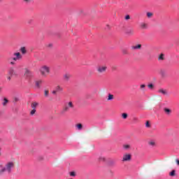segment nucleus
<instances>
[{
	"label": "nucleus",
	"instance_id": "9",
	"mask_svg": "<svg viewBox=\"0 0 179 179\" xmlns=\"http://www.w3.org/2000/svg\"><path fill=\"white\" fill-rule=\"evenodd\" d=\"M71 78H72V76L69 73H66L63 76L64 82H69V79H71Z\"/></svg>",
	"mask_w": 179,
	"mask_h": 179
},
{
	"label": "nucleus",
	"instance_id": "10",
	"mask_svg": "<svg viewBox=\"0 0 179 179\" xmlns=\"http://www.w3.org/2000/svg\"><path fill=\"white\" fill-rule=\"evenodd\" d=\"M141 48H142L141 44H137L131 46L132 51H135L136 50H141Z\"/></svg>",
	"mask_w": 179,
	"mask_h": 179
},
{
	"label": "nucleus",
	"instance_id": "39",
	"mask_svg": "<svg viewBox=\"0 0 179 179\" xmlns=\"http://www.w3.org/2000/svg\"><path fill=\"white\" fill-rule=\"evenodd\" d=\"M57 90H54L52 92V94H57Z\"/></svg>",
	"mask_w": 179,
	"mask_h": 179
},
{
	"label": "nucleus",
	"instance_id": "3",
	"mask_svg": "<svg viewBox=\"0 0 179 179\" xmlns=\"http://www.w3.org/2000/svg\"><path fill=\"white\" fill-rule=\"evenodd\" d=\"M50 66L46 65L42 66L39 69V72L41 73V75L43 76V78H46L48 75H50Z\"/></svg>",
	"mask_w": 179,
	"mask_h": 179
},
{
	"label": "nucleus",
	"instance_id": "2",
	"mask_svg": "<svg viewBox=\"0 0 179 179\" xmlns=\"http://www.w3.org/2000/svg\"><path fill=\"white\" fill-rule=\"evenodd\" d=\"M71 108H73V103L72 101L66 103L63 106L62 110L60 111L61 115H64L66 113H68Z\"/></svg>",
	"mask_w": 179,
	"mask_h": 179
},
{
	"label": "nucleus",
	"instance_id": "46",
	"mask_svg": "<svg viewBox=\"0 0 179 179\" xmlns=\"http://www.w3.org/2000/svg\"><path fill=\"white\" fill-rule=\"evenodd\" d=\"M0 92H1V87H0Z\"/></svg>",
	"mask_w": 179,
	"mask_h": 179
},
{
	"label": "nucleus",
	"instance_id": "26",
	"mask_svg": "<svg viewBox=\"0 0 179 179\" xmlns=\"http://www.w3.org/2000/svg\"><path fill=\"white\" fill-rule=\"evenodd\" d=\"M49 91L48 90H45L44 91V95H45V97H48V94H49Z\"/></svg>",
	"mask_w": 179,
	"mask_h": 179
},
{
	"label": "nucleus",
	"instance_id": "43",
	"mask_svg": "<svg viewBox=\"0 0 179 179\" xmlns=\"http://www.w3.org/2000/svg\"><path fill=\"white\" fill-rule=\"evenodd\" d=\"M129 33L130 34H134V31H130Z\"/></svg>",
	"mask_w": 179,
	"mask_h": 179
},
{
	"label": "nucleus",
	"instance_id": "34",
	"mask_svg": "<svg viewBox=\"0 0 179 179\" xmlns=\"http://www.w3.org/2000/svg\"><path fill=\"white\" fill-rule=\"evenodd\" d=\"M70 176H71V177H75V176H76V173H75L74 171H72L70 173Z\"/></svg>",
	"mask_w": 179,
	"mask_h": 179
},
{
	"label": "nucleus",
	"instance_id": "14",
	"mask_svg": "<svg viewBox=\"0 0 179 179\" xmlns=\"http://www.w3.org/2000/svg\"><path fill=\"white\" fill-rule=\"evenodd\" d=\"M20 52H22L23 55H24L25 54H27V50L26 49V47L20 48Z\"/></svg>",
	"mask_w": 179,
	"mask_h": 179
},
{
	"label": "nucleus",
	"instance_id": "45",
	"mask_svg": "<svg viewBox=\"0 0 179 179\" xmlns=\"http://www.w3.org/2000/svg\"><path fill=\"white\" fill-rule=\"evenodd\" d=\"M1 141H2V138L0 137V142H1Z\"/></svg>",
	"mask_w": 179,
	"mask_h": 179
},
{
	"label": "nucleus",
	"instance_id": "27",
	"mask_svg": "<svg viewBox=\"0 0 179 179\" xmlns=\"http://www.w3.org/2000/svg\"><path fill=\"white\" fill-rule=\"evenodd\" d=\"M76 127L78 129H82V128H83V126L82 125V124H78Z\"/></svg>",
	"mask_w": 179,
	"mask_h": 179
},
{
	"label": "nucleus",
	"instance_id": "37",
	"mask_svg": "<svg viewBox=\"0 0 179 179\" xmlns=\"http://www.w3.org/2000/svg\"><path fill=\"white\" fill-rule=\"evenodd\" d=\"M122 52L124 54H128V52L127 51V50H122Z\"/></svg>",
	"mask_w": 179,
	"mask_h": 179
},
{
	"label": "nucleus",
	"instance_id": "44",
	"mask_svg": "<svg viewBox=\"0 0 179 179\" xmlns=\"http://www.w3.org/2000/svg\"><path fill=\"white\" fill-rule=\"evenodd\" d=\"M134 121H138V119L136 118V117H134Z\"/></svg>",
	"mask_w": 179,
	"mask_h": 179
},
{
	"label": "nucleus",
	"instance_id": "42",
	"mask_svg": "<svg viewBox=\"0 0 179 179\" xmlns=\"http://www.w3.org/2000/svg\"><path fill=\"white\" fill-rule=\"evenodd\" d=\"M24 2H27V3H28V2H30V0H24Z\"/></svg>",
	"mask_w": 179,
	"mask_h": 179
},
{
	"label": "nucleus",
	"instance_id": "6",
	"mask_svg": "<svg viewBox=\"0 0 179 179\" xmlns=\"http://www.w3.org/2000/svg\"><path fill=\"white\" fill-rule=\"evenodd\" d=\"M98 73H104L107 71L106 66H98L96 68Z\"/></svg>",
	"mask_w": 179,
	"mask_h": 179
},
{
	"label": "nucleus",
	"instance_id": "24",
	"mask_svg": "<svg viewBox=\"0 0 179 179\" xmlns=\"http://www.w3.org/2000/svg\"><path fill=\"white\" fill-rule=\"evenodd\" d=\"M122 118H124V120H127V118H128V114L122 113Z\"/></svg>",
	"mask_w": 179,
	"mask_h": 179
},
{
	"label": "nucleus",
	"instance_id": "35",
	"mask_svg": "<svg viewBox=\"0 0 179 179\" xmlns=\"http://www.w3.org/2000/svg\"><path fill=\"white\" fill-rule=\"evenodd\" d=\"M148 86L149 89H153V87H154L153 84H149Z\"/></svg>",
	"mask_w": 179,
	"mask_h": 179
},
{
	"label": "nucleus",
	"instance_id": "8",
	"mask_svg": "<svg viewBox=\"0 0 179 179\" xmlns=\"http://www.w3.org/2000/svg\"><path fill=\"white\" fill-rule=\"evenodd\" d=\"M8 75L10 76H17V72L15 71V69L10 68L8 71Z\"/></svg>",
	"mask_w": 179,
	"mask_h": 179
},
{
	"label": "nucleus",
	"instance_id": "40",
	"mask_svg": "<svg viewBox=\"0 0 179 179\" xmlns=\"http://www.w3.org/2000/svg\"><path fill=\"white\" fill-rule=\"evenodd\" d=\"M176 162L178 164V166H179V160L178 159H176Z\"/></svg>",
	"mask_w": 179,
	"mask_h": 179
},
{
	"label": "nucleus",
	"instance_id": "30",
	"mask_svg": "<svg viewBox=\"0 0 179 179\" xmlns=\"http://www.w3.org/2000/svg\"><path fill=\"white\" fill-rule=\"evenodd\" d=\"M149 145H150V146H155V145H156V143H155V141H150Z\"/></svg>",
	"mask_w": 179,
	"mask_h": 179
},
{
	"label": "nucleus",
	"instance_id": "5",
	"mask_svg": "<svg viewBox=\"0 0 179 179\" xmlns=\"http://www.w3.org/2000/svg\"><path fill=\"white\" fill-rule=\"evenodd\" d=\"M13 61H21V59L23 58V56L20 54V52H14L13 53Z\"/></svg>",
	"mask_w": 179,
	"mask_h": 179
},
{
	"label": "nucleus",
	"instance_id": "21",
	"mask_svg": "<svg viewBox=\"0 0 179 179\" xmlns=\"http://www.w3.org/2000/svg\"><path fill=\"white\" fill-rule=\"evenodd\" d=\"M43 83L42 80H38L36 82V87H40L41 85Z\"/></svg>",
	"mask_w": 179,
	"mask_h": 179
},
{
	"label": "nucleus",
	"instance_id": "33",
	"mask_svg": "<svg viewBox=\"0 0 179 179\" xmlns=\"http://www.w3.org/2000/svg\"><path fill=\"white\" fill-rule=\"evenodd\" d=\"M99 160L101 162H105L106 161V158L104 157H99Z\"/></svg>",
	"mask_w": 179,
	"mask_h": 179
},
{
	"label": "nucleus",
	"instance_id": "16",
	"mask_svg": "<svg viewBox=\"0 0 179 179\" xmlns=\"http://www.w3.org/2000/svg\"><path fill=\"white\" fill-rule=\"evenodd\" d=\"M140 27H141V29H148V24H146L145 22H142L140 24Z\"/></svg>",
	"mask_w": 179,
	"mask_h": 179
},
{
	"label": "nucleus",
	"instance_id": "32",
	"mask_svg": "<svg viewBox=\"0 0 179 179\" xmlns=\"http://www.w3.org/2000/svg\"><path fill=\"white\" fill-rule=\"evenodd\" d=\"M145 127H146L147 128H150V123H149V122H146V123H145Z\"/></svg>",
	"mask_w": 179,
	"mask_h": 179
},
{
	"label": "nucleus",
	"instance_id": "23",
	"mask_svg": "<svg viewBox=\"0 0 179 179\" xmlns=\"http://www.w3.org/2000/svg\"><path fill=\"white\" fill-rule=\"evenodd\" d=\"M19 97H17V96H15L14 98H13V103H17V101H19Z\"/></svg>",
	"mask_w": 179,
	"mask_h": 179
},
{
	"label": "nucleus",
	"instance_id": "1",
	"mask_svg": "<svg viewBox=\"0 0 179 179\" xmlns=\"http://www.w3.org/2000/svg\"><path fill=\"white\" fill-rule=\"evenodd\" d=\"M15 166V163L13 161L8 162L5 164V166H3V164H0V176H3L5 173H8V174H10Z\"/></svg>",
	"mask_w": 179,
	"mask_h": 179
},
{
	"label": "nucleus",
	"instance_id": "41",
	"mask_svg": "<svg viewBox=\"0 0 179 179\" xmlns=\"http://www.w3.org/2000/svg\"><path fill=\"white\" fill-rule=\"evenodd\" d=\"M10 65H15V62H10Z\"/></svg>",
	"mask_w": 179,
	"mask_h": 179
},
{
	"label": "nucleus",
	"instance_id": "36",
	"mask_svg": "<svg viewBox=\"0 0 179 179\" xmlns=\"http://www.w3.org/2000/svg\"><path fill=\"white\" fill-rule=\"evenodd\" d=\"M12 79V76H10V75L7 77V80L10 81Z\"/></svg>",
	"mask_w": 179,
	"mask_h": 179
},
{
	"label": "nucleus",
	"instance_id": "20",
	"mask_svg": "<svg viewBox=\"0 0 179 179\" xmlns=\"http://www.w3.org/2000/svg\"><path fill=\"white\" fill-rule=\"evenodd\" d=\"M64 90V88H62L61 86L57 85L56 87V92H62Z\"/></svg>",
	"mask_w": 179,
	"mask_h": 179
},
{
	"label": "nucleus",
	"instance_id": "31",
	"mask_svg": "<svg viewBox=\"0 0 179 179\" xmlns=\"http://www.w3.org/2000/svg\"><path fill=\"white\" fill-rule=\"evenodd\" d=\"M124 19L125 20H129V19H131V16H129V15H127L125 16Z\"/></svg>",
	"mask_w": 179,
	"mask_h": 179
},
{
	"label": "nucleus",
	"instance_id": "13",
	"mask_svg": "<svg viewBox=\"0 0 179 179\" xmlns=\"http://www.w3.org/2000/svg\"><path fill=\"white\" fill-rule=\"evenodd\" d=\"M158 93H161V94H164L165 96H167V94H169V93L167 92V90L164 89H159L158 90Z\"/></svg>",
	"mask_w": 179,
	"mask_h": 179
},
{
	"label": "nucleus",
	"instance_id": "19",
	"mask_svg": "<svg viewBox=\"0 0 179 179\" xmlns=\"http://www.w3.org/2000/svg\"><path fill=\"white\" fill-rule=\"evenodd\" d=\"M158 61H164V54L159 55L158 57Z\"/></svg>",
	"mask_w": 179,
	"mask_h": 179
},
{
	"label": "nucleus",
	"instance_id": "11",
	"mask_svg": "<svg viewBox=\"0 0 179 179\" xmlns=\"http://www.w3.org/2000/svg\"><path fill=\"white\" fill-rule=\"evenodd\" d=\"M164 112L166 115H171V109L169 108H164Z\"/></svg>",
	"mask_w": 179,
	"mask_h": 179
},
{
	"label": "nucleus",
	"instance_id": "15",
	"mask_svg": "<svg viewBox=\"0 0 179 179\" xmlns=\"http://www.w3.org/2000/svg\"><path fill=\"white\" fill-rule=\"evenodd\" d=\"M37 106H38V103L37 102H32L31 103V108L34 110H36V108H37Z\"/></svg>",
	"mask_w": 179,
	"mask_h": 179
},
{
	"label": "nucleus",
	"instance_id": "4",
	"mask_svg": "<svg viewBox=\"0 0 179 179\" xmlns=\"http://www.w3.org/2000/svg\"><path fill=\"white\" fill-rule=\"evenodd\" d=\"M24 71V78H25V79H30L31 78H33V72H31V71L27 68H25Z\"/></svg>",
	"mask_w": 179,
	"mask_h": 179
},
{
	"label": "nucleus",
	"instance_id": "17",
	"mask_svg": "<svg viewBox=\"0 0 179 179\" xmlns=\"http://www.w3.org/2000/svg\"><path fill=\"white\" fill-rule=\"evenodd\" d=\"M159 73H160V75H161V76H162V78H166V71H164V70H161L160 72H159Z\"/></svg>",
	"mask_w": 179,
	"mask_h": 179
},
{
	"label": "nucleus",
	"instance_id": "22",
	"mask_svg": "<svg viewBox=\"0 0 179 179\" xmlns=\"http://www.w3.org/2000/svg\"><path fill=\"white\" fill-rule=\"evenodd\" d=\"M113 99H114V95L111 94H108V100L110 101V100H113Z\"/></svg>",
	"mask_w": 179,
	"mask_h": 179
},
{
	"label": "nucleus",
	"instance_id": "18",
	"mask_svg": "<svg viewBox=\"0 0 179 179\" xmlns=\"http://www.w3.org/2000/svg\"><path fill=\"white\" fill-rule=\"evenodd\" d=\"M123 148L124 149V150H129V149H131V145L128 144H124L123 145Z\"/></svg>",
	"mask_w": 179,
	"mask_h": 179
},
{
	"label": "nucleus",
	"instance_id": "28",
	"mask_svg": "<svg viewBox=\"0 0 179 179\" xmlns=\"http://www.w3.org/2000/svg\"><path fill=\"white\" fill-rule=\"evenodd\" d=\"M31 115H34L36 114V109H32L30 112Z\"/></svg>",
	"mask_w": 179,
	"mask_h": 179
},
{
	"label": "nucleus",
	"instance_id": "25",
	"mask_svg": "<svg viewBox=\"0 0 179 179\" xmlns=\"http://www.w3.org/2000/svg\"><path fill=\"white\" fill-rule=\"evenodd\" d=\"M169 176H171V177H174V176H176V171L173 170L170 173Z\"/></svg>",
	"mask_w": 179,
	"mask_h": 179
},
{
	"label": "nucleus",
	"instance_id": "38",
	"mask_svg": "<svg viewBox=\"0 0 179 179\" xmlns=\"http://www.w3.org/2000/svg\"><path fill=\"white\" fill-rule=\"evenodd\" d=\"M146 87V85H141V89H144V87Z\"/></svg>",
	"mask_w": 179,
	"mask_h": 179
},
{
	"label": "nucleus",
	"instance_id": "7",
	"mask_svg": "<svg viewBox=\"0 0 179 179\" xmlns=\"http://www.w3.org/2000/svg\"><path fill=\"white\" fill-rule=\"evenodd\" d=\"M132 156L131 155V154H124L122 157V162H131V159Z\"/></svg>",
	"mask_w": 179,
	"mask_h": 179
},
{
	"label": "nucleus",
	"instance_id": "12",
	"mask_svg": "<svg viewBox=\"0 0 179 179\" xmlns=\"http://www.w3.org/2000/svg\"><path fill=\"white\" fill-rule=\"evenodd\" d=\"M8 103H9V100H8V99L6 97H4L2 99V106H3V107H6V106H8Z\"/></svg>",
	"mask_w": 179,
	"mask_h": 179
},
{
	"label": "nucleus",
	"instance_id": "29",
	"mask_svg": "<svg viewBox=\"0 0 179 179\" xmlns=\"http://www.w3.org/2000/svg\"><path fill=\"white\" fill-rule=\"evenodd\" d=\"M153 16V13H147V17H152Z\"/></svg>",
	"mask_w": 179,
	"mask_h": 179
}]
</instances>
